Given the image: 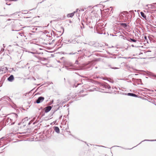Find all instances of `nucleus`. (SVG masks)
<instances>
[{"instance_id": "obj_1", "label": "nucleus", "mask_w": 156, "mask_h": 156, "mask_svg": "<svg viewBox=\"0 0 156 156\" xmlns=\"http://www.w3.org/2000/svg\"><path fill=\"white\" fill-rule=\"evenodd\" d=\"M18 117V116L17 114L12 113L9 115L6 120V122L7 125H12L16 121Z\"/></svg>"}, {"instance_id": "obj_2", "label": "nucleus", "mask_w": 156, "mask_h": 156, "mask_svg": "<svg viewBox=\"0 0 156 156\" xmlns=\"http://www.w3.org/2000/svg\"><path fill=\"white\" fill-rule=\"evenodd\" d=\"M44 99V97H40L38 98V99L37 100L36 102L37 103H39L43 101Z\"/></svg>"}, {"instance_id": "obj_3", "label": "nucleus", "mask_w": 156, "mask_h": 156, "mask_svg": "<svg viewBox=\"0 0 156 156\" xmlns=\"http://www.w3.org/2000/svg\"><path fill=\"white\" fill-rule=\"evenodd\" d=\"M51 106H48L46 107L45 108V113H47L49 112L51 109Z\"/></svg>"}, {"instance_id": "obj_4", "label": "nucleus", "mask_w": 156, "mask_h": 156, "mask_svg": "<svg viewBox=\"0 0 156 156\" xmlns=\"http://www.w3.org/2000/svg\"><path fill=\"white\" fill-rule=\"evenodd\" d=\"M75 13V12H74L73 13L68 14L67 15V17H72L74 15V14Z\"/></svg>"}, {"instance_id": "obj_5", "label": "nucleus", "mask_w": 156, "mask_h": 156, "mask_svg": "<svg viewBox=\"0 0 156 156\" xmlns=\"http://www.w3.org/2000/svg\"><path fill=\"white\" fill-rule=\"evenodd\" d=\"M9 81H12L14 79V77L13 75H11L8 79Z\"/></svg>"}, {"instance_id": "obj_6", "label": "nucleus", "mask_w": 156, "mask_h": 156, "mask_svg": "<svg viewBox=\"0 0 156 156\" xmlns=\"http://www.w3.org/2000/svg\"><path fill=\"white\" fill-rule=\"evenodd\" d=\"M127 94L129 96H131L135 97H137V95H136V94H133V93H128Z\"/></svg>"}, {"instance_id": "obj_7", "label": "nucleus", "mask_w": 156, "mask_h": 156, "mask_svg": "<svg viewBox=\"0 0 156 156\" xmlns=\"http://www.w3.org/2000/svg\"><path fill=\"white\" fill-rule=\"evenodd\" d=\"M54 129L57 133H59V129L58 127L57 126L55 127Z\"/></svg>"}, {"instance_id": "obj_8", "label": "nucleus", "mask_w": 156, "mask_h": 156, "mask_svg": "<svg viewBox=\"0 0 156 156\" xmlns=\"http://www.w3.org/2000/svg\"><path fill=\"white\" fill-rule=\"evenodd\" d=\"M140 14L141 16L143 17L144 18H146V16L145 15L144 13L143 12H140Z\"/></svg>"}, {"instance_id": "obj_9", "label": "nucleus", "mask_w": 156, "mask_h": 156, "mask_svg": "<svg viewBox=\"0 0 156 156\" xmlns=\"http://www.w3.org/2000/svg\"><path fill=\"white\" fill-rule=\"evenodd\" d=\"M121 26H122L124 27H126L127 26V25H126V24L125 23H121Z\"/></svg>"}, {"instance_id": "obj_10", "label": "nucleus", "mask_w": 156, "mask_h": 156, "mask_svg": "<svg viewBox=\"0 0 156 156\" xmlns=\"http://www.w3.org/2000/svg\"><path fill=\"white\" fill-rule=\"evenodd\" d=\"M156 5V3L155 4H152L151 6V8L152 9H156V7L155 6V5Z\"/></svg>"}, {"instance_id": "obj_11", "label": "nucleus", "mask_w": 156, "mask_h": 156, "mask_svg": "<svg viewBox=\"0 0 156 156\" xmlns=\"http://www.w3.org/2000/svg\"><path fill=\"white\" fill-rule=\"evenodd\" d=\"M130 40H131L133 41V42H136V40H134V39H130Z\"/></svg>"}]
</instances>
